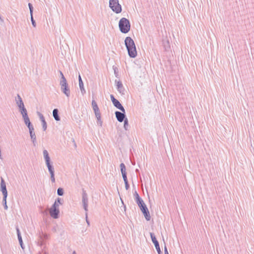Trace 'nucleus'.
Wrapping results in <instances>:
<instances>
[{"instance_id":"nucleus-24","label":"nucleus","mask_w":254,"mask_h":254,"mask_svg":"<svg viewBox=\"0 0 254 254\" xmlns=\"http://www.w3.org/2000/svg\"><path fill=\"white\" fill-rule=\"evenodd\" d=\"M120 168L122 174L126 173V166L124 163H122L120 164Z\"/></svg>"},{"instance_id":"nucleus-21","label":"nucleus","mask_w":254,"mask_h":254,"mask_svg":"<svg viewBox=\"0 0 254 254\" xmlns=\"http://www.w3.org/2000/svg\"><path fill=\"white\" fill-rule=\"evenodd\" d=\"M43 156L45 161L50 160V157L49 155V153L47 150H43Z\"/></svg>"},{"instance_id":"nucleus-40","label":"nucleus","mask_w":254,"mask_h":254,"mask_svg":"<svg viewBox=\"0 0 254 254\" xmlns=\"http://www.w3.org/2000/svg\"><path fill=\"white\" fill-rule=\"evenodd\" d=\"M124 182H125V184L126 189V190H128L129 187V185L128 184L127 180V182H126V181H124Z\"/></svg>"},{"instance_id":"nucleus-52","label":"nucleus","mask_w":254,"mask_h":254,"mask_svg":"<svg viewBox=\"0 0 254 254\" xmlns=\"http://www.w3.org/2000/svg\"><path fill=\"white\" fill-rule=\"evenodd\" d=\"M42 252L43 253V254H48V253L46 251ZM40 254H41V253L40 252Z\"/></svg>"},{"instance_id":"nucleus-30","label":"nucleus","mask_w":254,"mask_h":254,"mask_svg":"<svg viewBox=\"0 0 254 254\" xmlns=\"http://www.w3.org/2000/svg\"><path fill=\"white\" fill-rule=\"evenodd\" d=\"M41 123H42V128L43 129V130L45 131L46 130L47 127V123L45 120L44 121H42Z\"/></svg>"},{"instance_id":"nucleus-34","label":"nucleus","mask_w":254,"mask_h":254,"mask_svg":"<svg viewBox=\"0 0 254 254\" xmlns=\"http://www.w3.org/2000/svg\"><path fill=\"white\" fill-rule=\"evenodd\" d=\"M30 17H31V21L32 22V24L33 26V27H35L36 26V23L33 18V14L30 15Z\"/></svg>"},{"instance_id":"nucleus-47","label":"nucleus","mask_w":254,"mask_h":254,"mask_svg":"<svg viewBox=\"0 0 254 254\" xmlns=\"http://www.w3.org/2000/svg\"><path fill=\"white\" fill-rule=\"evenodd\" d=\"M57 193L58 195L62 196L64 193V191H57Z\"/></svg>"},{"instance_id":"nucleus-35","label":"nucleus","mask_w":254,"mask_h":254,"mask_svg":"<svg viewBox=\"0 0 254 254\" xmlns=\"http://www.w3.org/2000/svg\"><path fill=\"white\" fill-rule=\"evenodd\" d=\"M48 171L50 173V174L55 173L54 168V166L50 167L48 168Z\"/></svg>"},{"instance_id":"nucleus-12","label":"nucleus","mask_w":254,"mask_h":254,"mask_svg":"<svg viewBox=\"0 0 254 254\" xmlns=\"http://www.w3.org/2000/svg\"><path fill=\"white\" fill-rule=\"evenodd\" d=\"M78 81H79V86L80 90L81 91V92L82 95H84L86 93V91L84 88V84L83 82V81L82 80L81 75L80 73L78 74Z\"/></svg>"},{"instance_id":"nucleus-19","label":"nucleus","mask_w":254,"mask_h":254,"mask_svg":"<svg viewBox=\"0 0 254 254\" xmlns=\"http://www.w3.org/2000/svg\"><path fill=\"white\" fill-rule=\"evenodd\" d=\"M39 238L40 240H43L45 241L48 239V235L41 232L39 234Z\"/></svg>"},{"instance_id":"nucleus-42","label":"nucleus","mask_w":254,"mask_h":254,"mask_svg":"<svg viewBox=\"0 0 254 254\" xmlns=\"http://www.w3.org/2000/svg\"><path fill=\"white\" fill-rule=\"evenodd\" d=\"M124 181H126L127 179V173L122 174Z\"/></svg>"},{"instance_id":"nucleus-29","label":"nucleus","mask_w":254,"mask_h":254,"mask_svg":"<svg viewBox=\"0 0 254 254\" xmlns=\"http://www.w3.org/2000/svg\"><path fill=\"white\" fill-rule=\"evenodd\" d=\"M55 202H57V204H62L64 202V200L62 198L58 197L57 199H56Z\"/></svg>"},{"instance_id":"nucleus-39","label":"nucleus","mask_w":254,"mask_h":254,"mask_svg":"<svg viewBox=\"0 0 254 254\" xmlns=\"http://www.w3.org/2000/svg\"><path fill=\"white\" fill-rule=\"evenodd\" d=\"M51 179L52 182H55V173L51 174Z\"/></svg>"},{"instance_id":"nucleus-44","label":"nucleus","mask_w":254,"mask_h":254,"mask_svg":"<svg viewBox=\"0 0 254 254\" xmlns=\"http://www.w3.org/2000/svg\"><path fill=\"white\" fill-rule=\"evenodd\" d=\"M16 232H17V237L19 236V235H21L20 230H19V228L17 227L16 228Z\"/></svg>"},{"instance_id":"nucleus-27","label":"nucleus","mask_w":254,"mask_h":254,"mask_svg":"<svg viewBox=\"0 0 254 254\" xmlns=\"http://www.w3.org/2000/svg\"><path fill=\"white\" fill-rule=\"evenodd\" d=\"M92 106L93 110H95V109H97L99 108L97 103L96 102V101L94 100H93L92 101Z\"/></svg>"},{"instance_id":"nucleus-1","label":"nucleus","mask_w":254,"mask_h":254,"mask_svg":"<svg viewBox=\"0 0 254 254\" xmlns=\"http://www.w3.org/2000/svg\"><path fill=\"white\" fill-rule=\"evenodd\" d=\"M125 44L129 57L131 58H135L137 56V51L133 39L130 37H127L125 40Z\"/></svg>"},{"instance_id":"nucleus-25","label":"nucleus","mask_w":254,"mask_h":254,"mask_svg":"<svg viewBox=\"0 0 254 254\" xmlns=\"http://www.w3.org/2000/svg\"><path fill=\"white\" fill-rule=\"evenodd\" d=\"M8 191H2L3 194L2 202H6V198L7 197Z\"/></svg>"},{"instance_id":"nucleus-5","label":"nucleus","mask_w":254,"mask_h":254,"mask_svg":"<svg viewBox=\"0 0 254 254\" xmlns=\"http://www.w3.org/2000/svg\"><path fill=\"white\" fill-rule=\"evenodd\" d=\"M82 203L83 209L86 212H87L88 205V197L85 191H84L82 193Z\"/></svg>"},{"instance_id":"nucleus-26","label":"nucleus","mask_w":254,"mask_h":254,"mask_svg":"<svg viewBox=\"0 0 254 254\" xmlns=\"http://www.w3.org/2000/svg\"><path fill=\"white\" fill-rule=\"evenodd\" d=\"M93 111L95 113L96 118L98 117L99 118L101 116V114H100L99 109L98 108L97 109H95V110H93Z\"/></svg>"},{"instance_id":"nucleus-51","label":"nucleus","mask_w":254,"mask_h":254,"mask_svg":"<svg viewBox=\"0 0 254 254\" xmlns=\"http://www.w3.org/2000/svg\"><path fill=\"white\" fill-rule=\"evenodd\" d=\"M60 75L61 76V78L63 77V76H64L63 72L61 71H60Z\"/></svg>"},{"instance_id":"nucleus-18","label":"nucleus","mask_w":254,"mask_h":254,"mask_svg":"<svg viewBox=\"0 0 254 254\" xmlns=\"http://www.w3.org/2000/svg\"><path fill=\"white\" fill-rule=\"evenodd\" d=\"M60 84L61 86H65L68 85L66 79L64 76H63V77L61 78Z\"/></svg>"},{"instance_id":"nucleus-53","label":"nucleus","mask_w":254,"mask_h":254,"mask_svg":"<svg viewBox=\"0 0 254 254\" xmlns=\"http://www.w3.org/2000/svg\"><path fill=\"white\" fill-rule=\"evenodd\" d=\"M57 190H64L62 188H59Z\"/></svg>"},{"instance_id":"nucleus-45","label":"nucleus","mask_w":254,"mask_h":254,"mask_svg":"<svg viewBox=\"0 0 254 254\" xmlns=\"http://www.w3.org/2000/svg\"><path fill=\"white\" fill-rule=\"evenodd\" d=\"M2 204H3V206H4V209L7 210V208H8V207H7V205L6 204V202H5V203L2 202Z\"/></svg>"},{"instance_id":"nucleus-33","label":"nucleus","mask_w":254,"mask_h":254,"mask_svg":"<svg viewBox=\"0 0 254 254\" xmlns=\"http://www.w3.org/2000/svg\"><path fill=\"white\" fill-rule=\"evenodd\" d=\"M28 6H29V10H30V15H32L33 12V7L32 6V4L31 3H29Z\"/></svg>"},{"instance_id":"nucleus-6","label":"nucleus","mask_w":254,"mask_h":254,"mask_svg":"<svg viewBox=\"0 0 254 254\" xmlns=\"http://www.w3.org/2000/svg\"><path fill=\"white\" fill-rule=\"evenodd\" d=\"M115 114L117 120L119 122L121 123L123 122L124 120H125V119L126 118V111L125 109L124 112L116 111Z\"/></svg>"},{"instance_id":"nucleus-3","label":"nucleus","mask_w":254,"mask_h":254,"mask_svg":"<svg viewBox=\"0 0 254 254\" xmlns=\"http://www.w3.org/2000/svg\"><path fill=\"white\" fill-rule=\"evenodd\" d=\"M109 7L116 13H119L122 11V6L118 0H110Z\"/></svg>"},{"instance_id":"nucleus-9","label":"nucleus","mask_w":254,"mask_h":254,"mask_svg":"<svg viewBox=\"0 0 254 254\" xmlns=\"http://www.w3.org/2000/svg\"><path fill=\"white\" fill-rule=\"evenodd\" d=\"M30 136L31 139V140L33 142V144L34 146L36 145L37 144V141H36V136L34 132V127L31 128L30 129H29Z\"/></svg>"},{"instance_id":"nucleus-16","label":"nucleus","mask_w":254,"mask_h":254,"mask_svg":"<svg viewBox=\"0 0 254 254\" xmlns=\"http://www.w3.org/2000/svg\"><path fill=\"white\" fill-rule=\"evenodd\" d=\"M59 110L58 109H54L53 111V116L55 120L57 121H60V117L59 115Z\"/></svg>"},{"instance_id":"nucleus-36","label":"nucleus","mask_w":254,"mask_h":254,"mask_svg":"<svg viewBox=\"0 0 254 254\" xmlns=\"http://www.w3.org/2000/svg\"><path fill=\"white\" fill-rule=\"evenodd\" d=\"M19 111L20 112L21 114H24V113H26L27 112L26 109L25 108V106L19 109Z\"/></svg>"},{"instance_id":"nucleus-13","label":"nucleus","mask_w":254,"mask_h":254,"mask_svg":"<svg viewBox=\"0 0 254 254\" xmlns=\"http://www.w3.org/2000/svg\"><path fill=\"white\" fill-rule=\"evenodd\" d=\"M135 195L136 202L139 207L145 204L143 200L142 199V198L139 196V194L137 193V191H135Z\"/></svg>"},{"instance_id":"nucleus-22","label":"nucleus","mask_w":254,"mask_h":254,"mask_svg":"<svg viewBox=\"0 0 254 254\" xmlns=\"http://www.w3.org/2000/svg\"><path fill=\"white\" fill-rule=\"evenodd\" d=\"M17 237H18V241H19V244L20 245L21 248L23 250H24L25 247H24V244H23V241H22L21 235H19Z\"/></svg>"},{"instance_id":"nucleus-14","label":"nucleus","mask_w":254,"mask_h":254,"mask_svg":"<svg viewBox=\"0 0 254 254\" xmlns=\"http://www.w3.org/2000/svg\"><path fill=\"white\" fill-rule=\"evenodd\" d=\"M113 104L114 106L117 109H119L122 112H124V107L122 105V104L117 99H116L115 101H114Z\"/></svg>"},{"instance_id":"nucleus-31","label":"nucleus","mask_w":254,"mask_h":254,"mask_svg":"<svg viewBox=\"0 0 254 254\" xmlns=\"http://www.w3.org/2000/svg\"><path fill=\"white\" fill-rule=\"evenodd\" d=\"M37 113L41 122L45 120L44 116L41 113L37 112Z\"/></svg>"},{"instance_id":"nucleus-8","label":"nucleus","mask_w":254,"mask_h":254,"mask_svg":"<svg viewBox=\"0 0 254 254\" xmlns=\"http://www.w3.org/2000/svg\"><path fill=\"white\" fill-rule=\"evenodd\" d=\"M49 213L50 216L54 218L57 219L59 217L60 210L59 208H51L49 210Z\"/></svg>"},{"instance_id":"nucleus-7","label":"nucleus","mask_w":254,"mask_h":254,"mask_svg":"<svg viewBox=\"0 0 254 254\" xmlns=\"http://www.w3.org/2000/svg\"><path fill=\"white\" fill-rule=\"evenodd\" d=\"M140 210H141L142 213L143 214L145 218L147 221H149L150 220L151 217L150 215V213L149 210L145 204L141 207H140Z\"/></svg>"},{"instance_id":"nucleus-2","label":"nucleus","mask_w":254,"mask_h":254,"mask_svg":"<svg viewBox=\"0 0 254 254\" xmlns=\"http://www.w3.org/2000/svg\"><path fill=\"white\" fill-rule=\"evenodd\" d=\"M119 27L120 30L122 33L125 34L127 33L130 30V22L126 18H122L119 21Z\"/></svg>"},{"instance_id":"nucleus-46","label":"nucleus","mask_w":254,"mask_h":254,"mask_svg":"<svg viewBox=\"0 0 254 254\" xmlns=\"http://www.w3.org/2000/svg\"><path fill=\"white\" fill-rule=\"evenodd\" d=\"M85 215H86V222H87L88 225H90V223H89V220L87 219V212H86Z\"/></svg>"},{"instance_id":"nucleus-32","label":"nucleus","mask_w":254,"mask_h":254,"mask_svg":"<svg viewBox=\"0 0 254 254\" xmlns=\"http://www.w3.org/2000/svg\"><path fill=\"white\" fill-rule=\"evenodd\" d=\"M46 165L47 168H49L50 167H52L53 165L52 162L51 161V159L49 160L45 161Z\"/></svg>"},{"instance_id":"nucleus-50","label":"nucleus","mask_w":254,"mask_h":254,"mask_svg":"<svg viewBox=\"0 0 254 254\" xmlns=\"http://www.w3.org/2000/svg\"><path fill=\"white\" fill-rule=\"evenodd\" d=\"M118 192L119 195V196H120V199H121V201H122V203H123V200H122V198H121V195H120V191H118Z\"/></svg>"},{"instance_id":"nucleus-48","label":"nucleus","mask_w":254,"mask_h":254,"mask_svg":"<svg viewBox=\"0 0 254 254\" xmlns=\"http://www.w3.org/2000/svg\"><path fill=\"white\" fill-rule=\"evenodd\" d=\"M164 253H165V254H169V253L167 250V248L166 246H165V248H164Z\"/></svg>"},{"instance_id":"nucleus-17","label":"nucleus","mask_w":254,"mask_h":254,"mask_svg":"<svg viewBox=\"0 0 254 254\" xmlns=\"http://www.w3.org/2000/svg\"><path fill=\"white\" fill-rule=\"evenodd\" d=\"M0 190H7L5 183L2 178H1Z\"/></svg>"},{"instance_id":"nucleus-38","label":"nucleus","mask_w":254,"mask_h":254,"mask_svg":"<svg viewBox=\"0 0 254 254\" xmlns=\"http://www.w3.org/2000/svg\"><path fill=\"white\" fill-rule=\"evenodd\" d=\"M59 204H57V202H54V204L52 205L51 208H59Z\"/></svg>"},{"instance_id":"nucleus-41","label":"nucleus","mask_w":254,"mask_h":254,"mask_svg":"<svg viewBox=\"0 0 254 254\" xmlns=\"http://www.w3.org/2000/svg\"><path fill=\"white\" fill-rule=\"evenodd\" d=\"M22 115L24 120H25L26 119H29L27 112L24 114H22Z\"/></svg>"},{"instance_id":"nucleus-20","label":"nucleus","mask_w":254,"mask_h":254,"mask_svg":"<svg viewBox=\"0 0 254 254\" xmlns=\"http://www.w3.org/2000/svg\"><path fill=\"white\" fill-rule=\"evenodd\" d=\"M24 123L27 126L28 128L29 129H30L31 128L34 127L33 125H32L30 121V119H26L24 120Z\"/></svg>"},{"instance_id":"nucleus-28","label":"nucleus","mask_w":254,"mask_h":254,"mask_svg":"<svg viewBox=\"0 0 254 254\" xmlns=\"http://www.w3.org/2000/svg\"><path fill=\"white\" fill-rule=\"evenodd\" d=\"M40 241H39L38 242H37V245L41 247H42L43 246L45 245H46V242L44 240H40Z\"/></svg>"},{"instance_id":"nucleus-49","label":"nucleus","mask_w":254,"mask_h":254,"mask_svg":"<svg viewBox=\"0 0 254 254\" xmlns=\"http://www.w3.org/2000/svg\"><path fill=\"white\" fill-rule=\"evenodd\" d=\"M43 249H42V252H44V251H46L45 250L46 249V245L43 246Z\"/></svg>"},{"instance_id":"nucleus-15","label":"nucleus","mask_w":254,"mask_h":254,"mask_svg":"<svg viewBox=\"0 0 254 254\" xmlns=\"http://www.w3.org/2000/svg\"><path fill=\"white\" fill-rule=\"evenodd\" d=\"M61 90L67 97L69 96L70 91L68 85L65 86H61Z\"/></svg>"},{"instance_id":"nucleus-37","label":"nucleus","mask_w":254,"mask_h":254,"mask_svg":"<svg viewBox=\"0 0 254 254\" xmlns=\"http://www.w3.org/2000/svg\"><path fill=\"white\" fill-rule=\"evenodd\" d=\"M96 118L97 119V124H98V125H99L100 127H102V121H101V116L99 118L98 117H97Z\"/></svg>"},{"instance_id":"nucleus-10","label":"nucleus","mask_w":254,"mask_h":254,"mask_svg":"<svg viewBox=\"0 0 254 254\" xmlns=\"http://www.w3.org/2000/svg\"><path fill=\"white\" fill-rule=\"evenodd\" d=\"M15 102L19 109L24 107L22 99L19 94H17V97H15Z\"/></svg>"},{"instance_id":"nucleus-11","label":"nucleus","mask_w":254,"mask_h":254,"mask_svg":"<svg viewBox=\"0 0 254 254\" xmlns=\"http://www.w3.org/2000/svg\"><path fill=\"white\" fill-rule=\"evenodd\" d=\"M115 82L117 83V88L118 91L122 95H124L125 88L123 85V84L120 81L115 80Z\"/></svg>"},{"instance_id":"nucleus-23","label":"nucleus","mask_w":254,"mask_h":254,"mask_svg":"<svg viewBox=\"0 0 254 254\" xmlns=\"http://www.w3.org/2000/svg\"><path fill=\"white\" fill-rule=\"evenodd\" d=\"M124 127L125 130H127L128 129V127H129L128 120L127 118H126L125 120H124Z\"/></svg>"},{"instance_id":"nucleus-54","label":"nucleus","mask_w":254,"mask_h":254,"mask_svg":"<svg viewBox=\"0 0 254 254\" xmlns=\"http://www.w3.org/2000/svg\"><path fill=\"white\" fill-rule=\"evenodd\" d=\"M72 254H76V252L75 251H74L73 252H72Z\"/></svg>"},{"instance_id":"nucleus-55","label":"nucleus","mask_w":254,"mask_h":254,"mask_svg":"<svg viewBox=\"0 0 254 254\" xmlns=\"http://www.w3.org/2000/svg\"><path fill=\"white\" fill-rule=\"evenodd\" d=\"M114 71H115V74H117V71H116L115 68H114Z\"/></svg>"},{"instance_id":"nucleus-43","label":"nucleus","mask_w":254,"mask_h":254,"mask_svg":"<svg viewBox=\"0 0 254 254\" xmlns=\"http://www.w3.org/2000/svg\"><path fill=\"white\" fill-rule=\"evenodd\" d=\"M110 98H111V100L112 102V103L114 101H115L116 99L114 97V95L111 94L110 95Z\"/></svg>"},{"instance_id":"nucleus-4","label":"nucleus","mask_w":254,"mask_h":254,"mask_svg":"<svg viewBox=\"0 0 254 254\" xmlns=\"http://www.w3.org/2000/svg\"><path fill=\"white\" fill-rule=\"evenodd\" d=\"M150 237L151 239V240L152 241V243L154 244L155 247L157 250V252L158 254H162V252L161 251L159 243L158 241H157L155 235L153 233H150Z\"/></svg>"}]
</instances>
